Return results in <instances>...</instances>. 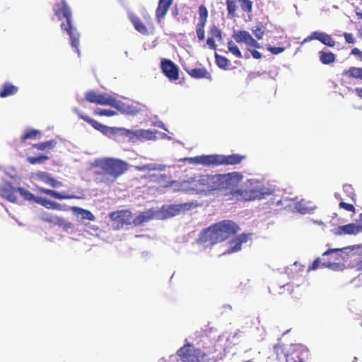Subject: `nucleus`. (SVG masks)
Segmentation results:
<instances>
[{
  "instance_id": "1",
  "label": "nucleus",
  "mask_w": 362,
  "mask_h": 362,
  "mask_svg": "<svg viewBox=\"0 0 362 362\" xmlns=\"http://www.w3.org/2000/svg\"><path fill=\"white\" fill-rule=\"evenodd\" d=\"M243 175L238 171L226 173L211 174L212 192L221 193L226 201L235 202L240 194V184Z\"/></svg>"
},
{
  "instance_id": "2",
  "label": "nucleus",
  "mask_w": 362,
  "mask_h": 362,
  "mask_svg": "<svg viewBox=\"0 0 362 362\" xmlns=\"http://www.w3.org/2000/svg\"><path fill=\"white\" fill-rule=\"evenodd\" d=\"M53 11L59 21L65 19V22L61 23V30L66 32L69 36V41L74 52L79 56V40L81 35L73 25L72 12L65 0L54 4Z\"/></svg>"
},
{
  "instance_id": "3",
  "label": "nucleus",
  "mask_w": 362,
  "mask_h": 362,
  "mask_svg": "<svg viewBox=\"0 0 362 362\" xmlns=\"http://www.w3.org/2000/svg\"><path fill=\"white\" fill-rule=\"evenodd\" d=\"M239 230V226L233 221L224 220L205 230L202 239L203 242L213 245L226 240Z\"/></svg>"
},
{
  "instance_id": "4",
  "label": "nucleus",
  "mask_w": 362,
  "mask_h": 362,
  "mask_svg": "<svg viewBox=\"0 0 362 362\" xmlns=\"http://www.w3.org/2000/svg\"><path fill=\"white\" fill-rule=\"evenodd\" d=\"M170 186L177 191L188 194L211 193V174L199 175L182 182L173 181Z\"/></svg>"
},
{
  "instance_id": "5",
  "label": "nucleus",
  "mask_w": 362,
  "mask_h": 362,
  "mask_svg": "<svg viewBox=\"0 0 362 362\" xmlns=\"http://www.w3.org/2000/svg\"><path fill=\"white\" fill-rule=\"evenodd\" d=\"M95 166L112 177L111 180L106 177L99 178V182H103L108 185L113 183L117 178L128 170V163L127 162L113 158L98 159L95 161Z\"/></svg>"
},
{
  "instance_id": "6",
  "label": "nucleus",
  "mask_w": 362,
  "mask_h": 362,
  "mask_svg": "<svg viewBox=\"0 0 362 362\" xmlns=\"http://www.w3.org/2000/svg\"><path fill=\"white\" fill-rule=\"evenodd\" d=\"M74 112L77 114L78 117L83 121L88 123L91 125L95 129L99 131L104 135L109 137H115L117 136H120L122 137H126L127 134L128 133L127 129L125 128H119V127H110L105 126L98 121L90 118L87 115L84 114L81 110L76 108Z\"/></svg>"
},
{
  "instance_id": "7",
  "label": "nucleus",
  "mask_w": 362,
  "mask_h": 362,
  "mask_svg": "<svg viewBox=\"0 0 362 362\" xmlns=\"http://www.w3.org/2000/svg\"><path fill=\"white\" fill-rule=\"evenodd\" d=\"M177 355L182 362H201L202 350L197 349L192 344H185L177 351Z\"/></svg>"
},
{
  "instance_id": "8",
  "label": "nucleus",
  "mask_w": 362,
  "mask_h": 362,
  "mask_svg": "<svg viewBox=\"0 0 362 362\" xmlns=\"http://www.w3.org/2000/svg\"><path fill=\"white\" fill-rule=\"evenodd\" d=\"M85 99L90 103L115 107L117 100L107 93H99L95 90H88L85 93Z\"/></svg>"
},
{
  "instance_id": "9",
  "label": "nucleus",
  "mask_w": 362,
  "mask_h": 362,
  "mask_svg": "<svg viewBox=\"0 0 362 362\" xmlns=\"http://www.w3.org/2000/svg\"><path fill=\"white\" fill-rule=\"evenodd\" d=\"M246 156L239 153L230 155L214 154V166L218 165H236L240 164Z\"/></svg>"
},
{
  "instance_id": "10",
  "label": "nucleus",
  "mask_w": 362,
  "mask_h": 362,
  "mask_svg": "<svg viewBox=\"0 0 362 362\" xmlns=\"http://www.w3.org/2000/svg\"><path fill=\"white\" fill-rule=\"evenodd\" d=\"M237 2L240 4V8L244 12L247 13H252L253 2L251 0H226L228 16L230 18L236 16Z\"/></svg>"
},
{
  "instance_id": "11",
  "label": "nucleus",
  "mask_w": 362,
  "mask_h": 362,
  "mask_svg": "<svg viewBox=\"0 0 362 362\" xmlns=\"http://www.w3.org/2000/svg\"><path fill=\"white\" fill-rule=\"evenodd\" d=\"M238 43H245L247 47L261 48L260 44L246 30L235 31L232 35Z\"/></svg>"
},
{
  "instance_id": "12",
  "label": "nucleus",
  "mask_w": 362,
  "mask_h": 362,
  "mask_svg": "<svg viewBox=\"0 0 362 362\" xmlns=\"http://www.w3.org/2000/svg\"><path fill=\"white\" fill-rule=\"evenodd\" d=\"M240 194H238L235 202H245L255 199H262L265 193L259 188L240 189Z\"/></svg>"
},
{
  "instance_id": "13",
  "label": "nucleus",
  "mask_w": 362,
  "mask_h": 362,
  "mask_svg": "<svg viewBox=\"0 0 362 362\" xmlns=\"http://www.w3.org/2000/svg\"><path fill=\"white\" fill-rule=\"evenodd\" d=\"M163 73L170 81H176L179 78V69L177 66L171 60L164 59L161 62Z\"/></svg>"
},
{
  "instance_id": "14",
  "label": "nucleus",
  "mask_w": 362,
  "mask_h": 362,
  "mask_svg": "<svg viewBox=\"0 0 362 362\" xmlns=\"http://www.w3.org/2000/svg\"><path fill=\"white\" fill-rule=\"evenodd\" d=\"M129 141H134L136 140H153L156 139V134L148 129L128 130L126 136Z\"/></svg>"
},
{
  "instance_id": "15",
  "label": "nucleus",
  "mask_w": 362,
  "mask_h": 362,
  "mask_svg": "<svg viewBox=\"0 0 362 362\" xmlns=\"http://www.w3.org/2000/svg\"><path fill=\"white\" fill-rule=\"evenodd\" d=\"M110 218L112 221L115 222L117 226L128 225L132 223V214L128 210H121L112 212L110 214Z\"/></svg>"
},
{
  "instance_id": "16",
  "label": "nucleus",
  "mask_w": 362,
  "mask_h": 362,
  "mask_svg": "<svg viewBox=\"0 0 362 362\" xmlns=\"http://www.w3.org/2000/svg\"><path fill=\"white\" fill-rule=\"evenodd\" d=\"M337 259H334L332 261L327 260L325 258H316L311 264H310L307 269L305 272H309L311 270H316L319 268L327 267L332 270H336L339 266L336 263V260Z\"/></svg>"
},
{
  "instance_id": "17",
  "label": "nucleus",
  "mask_w": 362,
  "mask_h": 362,
  "mask_svg": "<svg viewBox=\"0 0 362 362\" xmlns=\"http://www.w3.org/2000/svg\"><path fill=\"white\" fill-rule=\"evenodd\" d=\"M181 160L187 162L189 164L194 165H203L205 166H214V154L212 155H202L194 157H187Z\"/></svg>"
},
{
  "instance_id": "18",
  "label": "nucleus",
  "mask_w": 362,
  "mask_h": 362,
  "mask_svg": "<svg viewBox=\"0 0 362 362\" xmlns=\"http://www.w3.org/2000/svg\"><path fill=\"white\" fill-rule=\"evenodd\" d=\"M40 218L42 221L45 222H47L54 225H58L59 226H64V228H70L72 226V224L70 222L66 221L63 218L58 217L48 212H43Z\"/></svg>"
},
{
  "instance_id": "19",
  "label": "nucleus",
  "mask_w": 362,
  "mask_h": 362,
  "mask_svg": "<svg viewBox=\"0 0 362 362\" xmlns=\"http://www.w3.org/2000/svg\"><path fill=\"white\" fill-rule=\"evenodd\" d=\"M209 33L210 37L206 39V42L210 49L216 50L217 48V45L215 42V39H216L218 41H222V32L221 29L218 28L216 25H213L210 27Z\"/></svg>"
},
{
  "instance_id": "20",
  "label": "nucleus",
  "mask_w": 362,
  "mask_h": 362,
  "mask_svg": "<svg viewBox=\"0 0 362 362\" xmlns=\"http://www.w3.org/2000/svg\"><path fill=\"white\" fill-rule=\"evenodd\" d=\"M173 0H159L156 10V19L158 23H160L167 14Z\"/></svg>"
},
{
  "instance_id": "21",
  "label": "nucleus",
  "mask_w": 362,
  "mask_h": 362,
  "mask_svg": "<svg viewBox=\"0 0 362 362\" xmlns=\"http://www.w3.org/2000/svg\"><path fill=\"white\" fill-rule=\"evenodd\" d=\"M309 40H317L320 41L323 45L329 47H334L336 45L335 41L331 37V35H328L326 33L315 31L311 33V35L308 37Z\"/></svg>"
},
{
  "instance_id": "22",
  "label": "nucleus",
  "mask_w": 362,
  "mask_h": 362,
  "mask_svg": "<svg viewBox=\"0 0 362 362\" xmlns=\"http://www.w3.org/2000/svg\"><path fill=\"white\" fill-rule=\"evenodd\" d=\"M33 177L35 179L42 181L54 188L60 187L63 186V183L62 182L56 180L54 178L51 177V175L49 173L46 172L39 171L35 173L33 175Z\"/></svg>"
},
{
  "instance_id": "23",
  "label": "nucleus",
  "mask_w": 362,
  "mask_h": 362,
  "mask_svg": "<svg viewBox=\"0 0 362 362\" xmlns=\"http://www.w3.org/2000/svg\"><path fill=\"white\" fill-rule=\"evenodd\" d=\"M17 188L13 187L11 184L7 183L0 187V196L11 202H17Z\"/></svg>"
},
{
  "instance_id": "24",
  "label": "nucleus",
  "mask_w": 362,
  "mask_h": 362,
  "mask_svg": "<svg viewBox=\"0 0 362 362\" xmlns=\"http://www.w3.org/2000/svg\"><path fill=\"white\" fill-rule=\"evenodd\" d=\"M341 250V249H329L322 254V257L325 258L327 260L333 262L335 258L337 259L336 263L339 264V267L335 271L341 269L344 266L341 262L342 260Z\"/></svg>"
},
{
  "instance_id": "25",
  "label": "nucleus",
  "mask_w": 362,
  "mask_h": 362,
  "mask_svg": "<svg viewBox=\"0 0 362 362\" xmlns=\"http://www.w3.org/2000/svg\"><path fill=\"white\" fill-rule=\"evenodd\" d=\"M315 204L305 199H302L296 203V209L301 214H311L315 209Z\"/></svg>"
},
{
  "instance_id": "26",
  "label": "nucleus",
  "mask_w": 362,
  "mask_h": 362,
  "mask_svg": "<svg viewBox=\"0 0 362 362\" xmlns=\"http://www.w3.org/2000/svg\"><path fill=\"white\" fill-rule=\"evenodd\" d=\"M248 240V235L242 233L235 238L230 241L233 246L230 247L227 251L224 252V254H230L239 251L241 249V245L243 243H246Z\"/></svg>"
},
{
  "instance_id": "27",
  "label": "nucleus",
  "mask_w": 362,
  "mask_h": 362,
  "mask_svg": "<svg viewBox=\"0 0 362 362\" xmlns=\"http://www.w3.org/2000/svg\"><path fill=\"white\" fill-rule=\"evenodd\" d=\"M37 191L44 193L45 194L49 195L50 197L57 199H79V197L72 195V194H66L64 192L60 193L56 192L52 189H46L43 187H37Z\"/></svg>"
},
{
  "instance_id": "28",
  "label": "nucleus",
  "mask_w": 362,
  "mask_h": 362,
  "mask_svg": "<svg viewBox=\"0 0 362 362\" xmlns=\"http://www.w3.org/2000/svg\"><path fill=\"white\" fill-rule=\"evenodd\" d=\"M192 205V203L169 205L165 209V213L167 214L168 216H175L179 214L181 211L189 209Z\"/></svg>"
},
{
  "instance_id": "29",
  "label": "nucleus",
  "mask_w": 362,
  "mask_h": 362,
  "mask_svg": "<svg viewBox=\"0 0 362 362\" xmlns=\"http://www.w3.org/2000/svg\"><path fill=\"white\" fill-rule=\"evenodd\" d=\"M35 202L48 209H54L58 211L64 210L61 204L46 198L37 197L35 199Z\"/></svg>"
},
{
  "instance_id": "30",
  "label": "nucleus",
  "mask_w": 362,
  "mask_h": 362,
  "mask_svg": "<svg viewBox=\"0 0 362 362\" xmlns=\"http://www.w3.org/2000/svg\"><path fill=\"white\" fill-rule=\"evenodd\" d=\"M296 355L298 358L296 362H308L310 356L308 349L301 344H296Z\"/></svg>"
},
{
  "instance_id": "31",
  "label": "nucleus",
  "mask_w": 362,
  "mask_h": 362,
  "mask_svg": "<svg viewBox=\"0 0 362 362\" xmlns=\"http://www.w3.org/2000/svg\"><path fill=\"white\" fill-rule=\"evenodd\" d=\"M71 210L76 216H80L82 220L94 221L95 217L93 213L78 206H71Z\"/></svg>"
},
{
  "instance_id": "32",
  "label": "nucleus",
  "mask_w": 362,
  "mask_h": 362,
  "mask_svg": "<svg viewBox=\"0 0 362 362\" xmlns=\"http://www.w3.org/2000/svg\"><path fill=\"white\" fill-rule=\"evenodd\" d=\"M129 20L133 24L136 30L143 35H147L148 33V28L146 26L141 22L140 18L134 15V13H131L129 16Z\"/></svg>"
},
{
  "instance_id": "33",
  "label": "nucleus",
  "mask_w": 362,
  "mask_h": 362,
  "mask_svg": "<svg viewBox=\"0 0 362 362\" xmlns=\"http://www.w3.org/2000/svg\"><path fill=\"white\" fill-rule=\"evenodd\" d=\"M342 76L347 78H354L362 81V68L351 66L342 72Z\"/></svg>"
},
{
  "instance_id": "34",
  "label": "nucleus",
  "mask_w": 362,
  "mask_h": 362,
  "mask_svg": "<svg viewBox=\"0 0 362 362\" xmlns=\"http://www.w3.org/2000/svg\"><path fill=\"white\" fill-rule=\"evenodd\" d=\"M339 233L344 234H356L359 232H362V226L356 225L355 223H349L339 228Z\"/></svg>"
},
{
  "instance_id": "35",
  "label": "nucleus",
  "mask_w": 362,
  "mask_h": 362,
  "mask_svg": "<svg viewBox=\"0 0 362 362\" xmlns=\"http://www.w3.org/2000/svg\"><path fill=\"white\" fill-rule=\"evenodd\" d=\"M18 88L11 83H5L0 89V97L6 98L15 95L18 92Z\"/></svg>"
},
{
  "instance_id": "36",
  "label": "nucleus",
  "mask_w": 362,
  "mask_h": 362,
  "mask_svg": "<svg viewBox=\"0 0 362 362\" xmlns=\"http://www.w3.org/2000/svg\"><path fill=\"white\" fill-rule=\"evenodd\" d=\"M187 74L194 78H210L211 75L205 68H195L187 70Z\"/></svg>"
},
{
  "instance_id": "37",
  "label": "nucleus",
  "mask_w": 362,
  "mask_h": 362,
  "mask_svg": "<svg viewBox=\"0 0 362 362\" xmlns=\"http://www.w3.org/2000/svg\"><path fill=\"white\" fill-rule=\"evenodd\" d=\"M319 59L320 62L325 65L331 64L336 60V55L331 52L320 51Z\"/></svg>"
},
{
  "instance_id": "38",
  "label": "nucleus",
  "mask_w": 362,
  "mask_h": 362,
  "mask_svg": "<svg viewBox=\"0 0 362 362\" xmlns=\"http://www.w3.org/2000/svg\"><path fill=\"white\" fill-rule=\"evenodd\" d=\"M57 141L54 139H51L45 142H41L38 144H33V148L38 151H47L55 148Z\"/></svg>"
},
{
  "instance_id": "39",
  "label": "nucleus",
  "mask_w": 362,
  "mask_h": 362,
  "mask_svg": "<svg viewBox=\"0 0 362 362\" xmlns=\"http://www.w3.org/2000/svg\"><path fill=\"white\" fill-rule=\"evenodd\" d=\"M217 351L214 345L206 347L204 351H202V360L209 361L216 359L217 357L215 356V354Z\"/></svg>"
},
{
  "instance_id": "40",
  "label": "nucleus",
  "mask_w": 362,
  "mask_h": 362,
  "mask_svg": "<svg viewBox=\"0 0 362 362\" xmlns=\"http://www.w3.org/2000/svg\"><path fill=\"white\" fill-rule=\"evenodd\" d=\"M199 21L197 23L206 24L208 19V10L204 5H200L198 8Z\"/></svg>"
},
{
  "instance_id": "41",
  "label": "nucleus",
  "mask_w": 362,
  "mask_h": 362,
  "mask_svg": "<svg viewBox=\"0 0 362 362\" xmlns=\"http://www.w3.org/2000/svg\"><path fill=\"white\" fill-rule=\"evenodd\" d=\"M215 61L217 66L222 69H227L230 65V61L223 56L215 54Z\"/></svg>"
},
{
  "instance_id": "42",
  "label": "nucleus",
  "mask_w": 362,
  "mask_h": 362,
  "mask_svg": "<svg viewBox=\"0 0 362 362\" xmlns=\"http://www.w3.org/2000/svg\"><path fill=\"white\" fill-rule=\"evenodd\" d=\"M41 135L39 130L30 129L25 132L21 137V141L23 142L27 139H38Z\"/></svg>"
},
{
  "instance_id": "43",
  "label": "nucleus",
  "mask_w": 362,
  "mask_h": 362,
  "mask_svg": "<svg viewBox=\"0 0 362 362\" xmlns=\"http://www.w3.org/2000/svg\"><path fill=\"white\" fill-rule=\"evenodd\" d=\"M17 191L25 200L33 201L35 202V199L37 197H35V195L30 191L23 187H18Z\"/></svg>"
},
{
  "instance_id": "44",
  "label": "nucleus",
  "mask_w": 362,
  "mask_h": 362,
  "mask_svg": "<svg viewBox=\"0 0 362 362\" xmlns=\"http://www.w3.org/2000/svg\"><path fill=\"white\" fill-rule=\"evenodd\" d=\"M49 159V156H45V155H40V156H38L36 157L29 156L27 158L26 160L29 163L35 165V164L42 163L45 160H47Z\"/></svg>"
},
{
  "instance_id": "45",
  "label": "nucleus",
  "mask_w": 362,
  "mask_h": 362,
  "mask_svg": "<svg viewBox=\"0 0 362 362\" xmlns=\"http://www.w3.org/2000/svg\"><path fill=\"white\" fill-rule=\"evenodd\" d=\"M228 51L230 52H231L235 57H236L238 58L243 57V55H242V53H241L240 49L232 40H229L228 42Z\"/></svg>"
},
{
  "instance_id": "46",
  "label": "nucleus",
  "mask_w": 362,
  "mask_h": 362,
  "mask_svg": "<svg viewBox=\"0 0 362 362\" xmlns=\"http://www.w3.org/2000/svg\"><path fill=\"white\" fill-rule=\"evenodd\" d=\"M205 24L197 23L196 25V33L199 41H203L205 38Z\"/></svg>"
},
{
  "instance_id": "47",
  "label": "nucleus",
  "mask_w": 362,
  "mask_h": 362,
  "mask_svg": "<svg viewBox=\"0 0 362 362\" xmlns=\"http://www.w3.org/2000/svg\"><path fill=\"white\" fill-rule=\"evenodd\" d=\"M252 31L255 37L257 39L260 40L264 36L265 28L262 25H258L255 26V28L252 30Z\"/></svg>"
},
{
  "instance_id": "48",
  "label": "nucleus",
  "mask_w": 362,
  "mask_h": 362,
  "mask_svg": "<svg viewBox=\"0 0 362 362\" xmlns=\"http://www.w3.org/2000/svg\"><path fill=\"white\" fill-rule=\"evenodd\" d=\"M94 114L99 116L112 117L116 115V112L112 110L98 108L95 110Z\"/></svg>"
},
{
  "instance_id": "49",
  "label": "nucleus",
  "mask_w": 362,
  "mask_h": 362,
  "mask_svg": "<svg viewBox=\"0 0 362 362\" xmlns=\"http://www.w3.org/2000/svg\"><path fill=\"white\" fill-rule=\"evenodd\" d=\"M306 267L304 265L299 264L298 262H296V272L300 273V276L303 277H305L308 272H305Z\"/></svg>"
},
{
  "instance_id": "50",
  "label": "nucleus",
  "mask_w": 362,
  "mask_h": 362,
  "mask_svg": "<svg viewBox=\"0 0 362 362\" xmlns=\"http://www.w3.org/2000/svg\"><path fill=\"white\" fill-rule=\"evenodd\" d=\"M343 190L344 192L349 194V196L353 199L355 194L354 192V189L351 185H344Z\"/></svg>"
},
{
  "instance_id": "51",
  "label": "nucleus",
  "mask_w": 362,
  "mask_h": 362,
  "mask_svg": "<svg viewBox=\"0 0 362 362\" xmlns=\"http://www.w3.org/2000/svg\"><path fill=\"white\" fill-rule=\"evenodd\" d=\"M339 205L340 208H342L348 211H352V212L355 211V208L353 204H348V203H346L344 202H341Z\"/></svg>"
},
{
  "instance_id": "52",
  "label": "nucleus",
  "mask_w": 362,
  "mask_h": 362,
  "mask_svg": "<svg viewBox=\"0 0 362 362\" xmlns=\"http://www.w3.org/2000/svg\"><path fill=\"white\" fill-rule=\"evenodd\" d=\"M146 221V217L144 214H140L139 216H136L133 221V223L136 226L140 225L144 221Z\"/></svg>"
},
{
  "instance_id": "53",
  "label": "nucleus",
  "mask_w": 362,
  "mask_h": 362,
  "mask_svg": "<svg viewBox=\"0 0 362 362\" xmlns=\"http://www.w3.org/2000/svg\"><path fill=\"white\" fill-rule=\"evenodd\" d=\"M268 50L273 54H278L281 53L284 50V48L281 47L269 46Z\"/></svg>"
},
{
  "instance_id": "54",
  "label": "nucleus",
  "mask_w": 362,
  "mask_h": 362,
  "mask_svg": "<svg viewBox=\"0 0 362 362\" xmlns=\"http://www.w3.org/2000/svg\"><path fill=\"white\" fill-rule=\"evenodd\" d=\"M343 36L344 37L346 42L349 44H354L355 42V39L351 33H344Z\"/></svg>"
},
{
  "instance_id": "55",
  "label": "nucleus",
  "mask_w": 362,
  "mask_h": 362,
  "mask_svg": "<svg viewBox=\"0 0 362 362\" xmlns=\"http://www.w3.org/2000/svg\"><path fill=\"white\" fill-rule=\"evenodd\" d=\"M252 47H247L248 50L250 52L251 55L253 58L259 59L262 57V54L256 50V49H251Z\"/></svg>"
},
{
  "instance_id": "56",
  "label": "nucleus",
  "mask_w": 362,
  "mask_h": 362,
  "mask_svg": "<svg viewBox=\"0 0 362 362\" xmlns=\"http://www.w3.org/2000/svg\"><path fill=\"white\" fill-rule=\"evenodd\" d=\"M351 54L357 57L358 59L362 60V51H361L358 48L354 47L351 49Z\"/></svg>"
},
{
  "instance_id": "57",
  "label": "nucleus",
  "mask_w": 362,
  "mask_h": 362,
  "mask_svg": "<svg viewBox=\"0 0 362 362\" xmlns=\"http://www.w3.org/2000/svg\"><path fill=\"white\" fill-rule=\"evenodd\" d=\"M356 267L358 270H362V259L356 262Z\"/></svg>"
},
{
  "instance_id": "58",
  "label": "nucleus",
  "mask_w": 362,
  "mask_h": 362,
  "mask_svg": "<svg viewBox=\"0 0 362 362\" xmlns=\"http://www.w3.org/2000/svg\"><path fill=\"white\" fill-rule=\"evenodd\" d=\"M357 95L362 98V88H357L355 89Z\"/></svg>"
},
{
  "instance_id": "59",
  "label": "nucleus",
  "mask_w": 362,
  "mask_h": 362,
  "mask_svg": "<svg viewBox=\"0 0 362 362\" xmlns=\"http://www.w3.org/2000/svg\"><path fill=\"white\" fill-rule=\"evenodd\" d=\"M356 16L358 17L359 19H361L362 20V13L361 12H357L356 13Z\"/></svg>"
},
{
  "instance_id": "60",
  "label": "nucleus",
  "mask_w": 362,
  "mask_h": 362,
  "mask_svg": "<svg viewBox=\"0 0 362 362\" xmlns=\"http://www.w3.org/2000/svg\"><path fill=\"white\" fill-rule=\"evenodd\" d=\"M358 35L361 38H362V28L358 30Z\"/></svg>"
},
{
  "instance_id": "61",
  "label": "nucleus",
  "mask_w": 362,
  "mask_h": 362,
  "mask_svg": "<svg viewBox=\"0 0 362 362\" xmlns=\"http://www.w3.org/2000/svg\"><path fill=\"white\" fill-rule=\"evenodd\" d=\"M138 112H139L138 110H134L131 111V112H130V113H131V114H132V115H135V114H136Z\"/></svg>"
},
{
  "instance_id": "62",
  "label": "nucleus",
  "mask_w": 362,
  "mask_h": 362,
  "mask_svg": "<svg viewBox=\"0 0 362 362\" xmlns=\"http://www.w3.org/2000/svg\"><path fill=\"white\" fill-rule=\"evenodd\" d=\"M360 226H362V214L360 215Z\"/></svg>"
},
{
  "instance_id": "63",
  "label": "nucleus",
  "mask_w": 362,
  "mask_h": 362,
  "mask_svg": "<svg viewBox=\"0 0 362 362\" xmlns=\"http://www.w3.org/2000/svg\"><path fill=\"white\" fill-rule=\"evenodd\" d=\"M147 20H149L151 21V17L149 16H147V17L146 18Z\"/></svg>"
},
{
  "instance_id": "64",
  "label": "nucleus",
  "mask_w": 362,
  "mask_h": 362,
  "mask_svg": "<svg viewBox=\"0 0 362 362\" xmlns=\"http://www.w3.org/2000/svg\"><path fill=\"white\" fill-rule=\"evenodd\" d=\"M357 360V358H354V361L353 362H355Z\"/></svg>"
}]
</instances>
